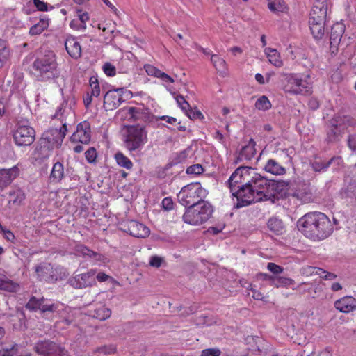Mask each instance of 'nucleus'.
Masks as SVG:
<instances>
[{"instance_id":"1","label":"nucleus","mask_w":356,"mask_h":356,"mask_svg":"<svg viewBox=\"0 0 356 356\" xmlns=\"http://www.w3.org/2000/svg\"><path fill=\"white\" fill-rule=\"evenodd\" d=\"M267 184V179L255 169L246 166L238 167L227 181L230 192L237 200L238 208L266 200Z\"/></svg>"},{"instance_id":"2","label":"nucleus","mask_w":356,"mask_h":356,"mask_svg":"<svg viewBox=\"0 0 356 356\" xmlns=\"http://www.w3.org/2000/svg\"><path fill=\"white\" fill-rule=\"evenodd\" d=\"M301 232L314 241L323 240L332 234L333 225L330 218L321 212H310L298 220Z\"/></svg>"},{"instance_id":"3","label":"nucleus","mask_w":356,"mask_h":356,"mask_svg":"<svg viewBox=\"0 0 356 356\" xmlns=\"http://www.w3.org/2000/svg\"><path fill=\"white\" fill-rule=\"evenodd\" d=\"M32 70L35 79L40 82L56 79L60 75L56 56L52 51L38 56L32 64Z\"/></svg>"},{"instance_id":"4","label":"nucleus","mask_w":356,"mask_h":356,"mask_svg":"<svg viewBox=\"0 0 356 356\" xmlns=\"http://www.w3.org/2000/svg\"><path fill=\"white\" fill-rule=\"evenodd\" d=\"M282 81L283 91L291 95L308 96L312 95L313 83L309 74L283 73Z\"/></svg>"},{"instance_id":"5","label":"nucleus","mask_w":356,"mask_h":356,"mask_svg":"<svg viewBox=\"0 0 356 356\" xmlns=\"http://www.w3.org/2000/svg\"><path fill=\"white\" fill-rule=\"evenodd\" d=\"M147 130L144 124L124 126L123 143L130 152L140 150L147 143Z\"/></svg>"},{"instance_id":"6","label":"nucleus","mask_w":356,"mask_h":356,"mask_svg":"<svg viewBox=\"0 0 356 356\" xmlns=\"http://www.w3.org/2000/svg\"><path fill=\"white\" fill-rule=\"evenodd\" d=\"M207 191L198 182L191 183L184 186L177 194L179 202L184 207L193 206L204 202Z\"/></svg>"},{"instance_id":"7","label":"nucleus","mask_w":356,"mask_h":356,"mask_svg":"<svg viewBox=\"0 0 356 356\" xmlns=\"http://www.w3.org/2000/svg\"><path fill=\"white\" fill-rule=\"evenodd\" d=\"M213 208L206 202H200L193 206H189L182 218L184 222L191 225H199L207 221L211 216Z\"/></svg>"},{"instance_id":"8","label":"nucleus","mask_w":356,"mask_h":356,"mask_svg":"<svg viewBox=\"0 0 356 356\" xmlns=\"http://www.w3.org/2000/svg\"><path fill=\"white\" fill-rule=\"evenodd\" d=\"M67 131V124L65 122L63 123L59 129H49L43 133L40 140V145L49 150L59 148L66 136Z\"/></svg>"},{"instance_id":"9","label":"nucleus","mask_w":356,"mask_h":356,"mask_svg":"<svg viewBox=\"0 0 356 356\" xmlns=\"http://www.w3.org/2000/svg\"><path fill=\"white\" fill-rule=\"evenodd\" d=\"M289 195L297 199L302 203L313 202L314 191L309 181L298 179L294 181Z\"/></svg>"},{"instance_id":"10","label":"nucleus","mask_w":356,"mask_h":356,"mask_svg":"<svg viewBox=\"0 0 356 356\" xmlns=\"http://www.w3.org/2000/svg\"><path fill=\"white\" fill-rule=\"evenodd\" d=\"M130 92V91L123 88L108 90L104 97V108L106 111L116 109L124 102V96L125 94Z\"/></svg>"},{"instance_id":"11","label":"nucleus","mask_w":356,"mask_h":356,"mask_svg":"<svg viewBox=\"0 0 356 356\" xmlns=\"http://www.w3.org/2000/svg\"><path fill=\"white\" fill-rule=\"evenodd\" d=\"M35 130L29 125L19 124L14 131L13 139L18 146H29L35 140Z\"/></svg>"},{"instance_id":"12","label":"nucleus","mask_w":356,"mask_h":356,"mask_svg":"<svg viewBox=\"0 0 356 356\" xmlns=\"http://www.w3.org/2000/svg\"><path fill=\"white\" fill-rule=\"evenodd\" d=\"M91 134L90 122L86 120L82 121L77 124L76 131L70 137V142L88 145L91 140Z\"/></svg>"},{"instance_id":"13","label":"nucleus","mask_w":356,"mask_h":356,"mask_svg":"<svg viewBox=\"0 0 356 356\" xmlns=\"http://www.w3.org/2000/svg\"><path fill=\"white\" fill-rule=\"evenodd\" d=\"M95 274L96 270L90 269L86 273L78 274L70 278L69 284L75 289L91 287L96 284Z\"/></svg>"},{"instance_id":"14","label":"nucleus","mask_w":356,"mask_h":356,"mask_svg":"<svg viewBox=\"0 0 356 356\" xmlns=\"http://www.w3.org/2000/svg\"><path fill=\"white\" fill-rule=\"evenodd\" d=\"M292 184L290 180H279V181H270L268 180V188L266 190V194L268 195L266 197V200H269L272 195L271 191H274L276 194L280 195V196H290L289 192H291L292 189Z\"/></svg>"},{"instance_id":"15","label":"nucleus","mask_w":356,"mask_h":356,"mask_svg":"<svg viewBox=\"0 0 356 356\" xmlns=\"http://www.w3.org/2000/svg\"><path fill=\"white\" fill-rule=\"evenodd\" d=\"M37 278L40 281L47 282H55L58 280L57 269L54 268L49 263H42L35 268Z\"/></svg>"},{"instance_id":"16","label":"nucleus","mask_w":356,"mask_h":356,"mask_svg":"<svg viewBox=\"0 0 356 356\" xmlns=\"http://www.w3.org/2000/svg\"><path fill=\"white\" fill-rule=\"evenodd\" d=\"M122 229L136 238H146L150 234L149 229L143 223L136 220H129L122 224Z\"/></svg>"},{"instance_id":"17","label":"nucleus","mask_w":356,"mask_h":356,"mask_svg":"<svg viewBox=\"0 0 356 356\" xmlns=\"http://www.w3.org/2000/svg\"><path fill=\"white\" fill-rule=\"evenodd\" d=\"M328 10L327 0H314L313 7L310 11L309 19L326 21Z\"/></svg>"},{"instance_id":"18","label":"nucleus","mask_w":356,"mask_h":356,"mask_svg":"<svg viewBox=\"0 0 356 356\" xmlns=\"http://www.w3.org/2000/svg\"><path fill=\"white\" fill-rule=\"evenodd\" d=\"M56 350L58 344L49 340L39 341L34 346L35 352L43 356H51Z\"/></svg>"},{"instance_id":"19","label":"nucleus","mask_w":356,"mask_h":356,"mask_svg":"<svg viewBox=\"0 0 356 356\" xmlns=\"http://www.w3.org/2000/svg\"><path fill=\"white\" fill-rule=\"evenodd\" d=\"M334 307L341 312L349 313L356 309V299L352 296H344L334 302Z\"/></svg>"},{"instance_id":"20","label":"nucleus","mask_w":356,"mask_h":356,"mask_svg":"<svg viewBox=\"0 0 356 356\" xmlns=\"http://www.w3.org/2000/svg\"><path fill=\"white\" fill-rule=\"evenodd\" d=\"M65 47L69 56L74 59H78L81 56V47L77 39L72 36H68L65 42Z\"/></svg>"},{"instance_id":"21","label":"nucleus","mask_w":356,"mask_h":356,"mask_svg":"<svg viewBox=\"0 0 356 356\" xmlns=\"http://www.w3.org/2000/svg\"><path fill=\"white\" fill-rule=\"evenodd\" d=\"M343 127L340 124H338L335 120H331L330 128L327 131L325 140L328 143L339 141L343 136Z\"/></svg>"},{"instance_id":"22","label":"nucleus","mask_w":356,"mask_h":356,"mask_svg":"<svg viewBox=\"0 0 356 356\" xmlns=\"http://www.w3.org/2000/svg\"><path fill=\"white\" fill-rule=\"evenodd\" d=\"M345 29V25L341 22H337L333 24L330 37V45L332 48H337L339 46Z\"/></svg>"},{"instance_id":"23","label":"nucleus","mask_w":356,"mask_h":356,"mask_svg":"<svg viewBox=\"0 0 356 356\" xmlns=\"http://www.w3.org/2000/svg\"><path fill=\"white\" fill-rule=\"evenodd\" d=\"M255 146V141L250 139L247 145L242 147L237 157V161L240 162L248 161L254 158L257 152Z\"/></svg>"},{"instance_id":"24","label":"nucleus","mask_w":356,"mask_h":356,"mask_svg":"<svg viewBox=\"0 0 356 356\" xmlns=\"http://www.w3.org/2000/svg\"><path fill=\"white\" fill-rule=\"evenodd\" d=\"M19 175V168L16 166L9 169L0 170V189L9 185Z\"/></svg>"},{"instance_id":"25","label":"nucleus","mask_w":356,"mask_h":356,"mask_svg":"<svg viewBox=\"0 0 356 356\" xmlns=\"http://www.w3.org/2000/svg\"><path fill=\"white\" fill-rule=\"evenodd\" d=\"M309 25L314 38L321 39L325 34V21L309 19Z\"/></svg>"},{"instance_id":"26","label":"nucleus","mask_w":356,"mask_h":356,"mask_svg":"<svg viewBox=\"0 0 356 356\" xmlns=\"http://www.w3.org/2000/svg\"><path fill=\"white\" fill-rule=\"evenodd\" d=\"M20 289L19 284L8 278L5 275L0 274V290L10 293H16Z\"/></svg>"},{"instance_id":"27","label":"nucleus","mask_w":356,"mask_h":356,"mask_svg":"<svg viewBox=\"0 0 356 356\" xmlns=\"http://www.w3.org/2000/svg\"><path fill=\"white\" fill-rule=\"evenodd\" d=\"M264 170L274 175H284L286 173V168L280 164L275 159H268L264 166Z\"/></svg>"},{"instance_id":"28","label":"nucleus","mask_w":356,"mask_h":356,"mask_svg":"<svg viewBox=\"0 0 356 356\" xmlns=\"http://www.w3.org/2000/svg\"><path fill=\"white\" fill-rule=\"evenodd\" d=\"M264 53L268 59V61L276 67L283 66V60L281 58L280 54L275 49L267 47L264 49Z\"/></svg>"},{"instance_id":"29","label":"nucleus","mask_w":356,"mask_h":356,"mask_svg":"<svg viewBox=\"0 0 356 356\" xmlns=\"http://www.w3.org/2000/svg\"><path fill=\"white\" fill-rule=\"evenodd\" d=\"M26 197L25 193L20 188H15L8 193V204L20 206Z\"/></svg>"},{"instance_id":"30","label":"nucleus","mask_w":356,"mask_h":356,"mask_svg":"<svg viewBox=\"0 0 356 356\" xmlns=\"http://www.w3.org/2000/svg\"><path fill=\"white\" fill-rule=\"evenodd\" d=\"M64 166L60 162H56L51 169L49 179L51 181L59 183L64 178Z\"/></svg>"},{"instance_id":"31","label":"nucleus","mask_w":356,"mask_h":356,"mask_svg":"<svg viewBox=\"0 0 356 356\" xmlns=\"http://www.w3.org/2000/svg\"><path fill=\"white\" fill-rule=\"evenodd\" d=\"M90 315L100 321L108 319L111 315V310L104 305H99L93 310H90Z\"/></svg>"},{"instance_id":"32","label":"nucleus","mask_w":356,"mask_h":356,"mask_svg":"<svg viewBox=\"0 0 356 356\" xmlns=\"http://www.w3.org/2000/svg\"><path fill=\"white\" fill-rule=\"evenodd\" d=\"M268 8L273 13H285L288 6L284 0H268Z\"/></svg>"},{"instance_id":"33","label":"nucleus","mask_w":356,"mask_h":356,"mask_svg":"<svg viewBox=\"0 0 356 356\" xmlns=\"http://www.w3.org/2000/svg\"><path fill=\"white\" fill-rule=\"evenodd\" d=\"M114 159L120 167L124 168L127 170H131L134 166V164L129 158L121 152L115 153Z\"/></svg>"},{"instance_id":"34","label":"nucleus","mask_w":356,"mask_h":356,"mask_svg":"<svg viewBox=\"0 0 356 356\" xmlns=\"http://www.w3.org/2000/svg\"><path fill=\"white\" fill-rule=\"evenodd\" d=\"M131 112H133V115L131 121H146L149 118V112L148 108H144V107H134L133 110H131Z\"/></svg>"},{"instance_id":"35","label":"nucleus","mask_w":356,"mask_h":356,"mask_svg":"<svg viewBox=\"0 0 356 356\" xmlns=\"http://www.w3.org/2000/svg\"><path fill=\"white\" fill-rule=\"evenodd\" d=\"M268 229L276 235H280L284 230L283 222L277 218H271L268 221Z\"/></svg>"},{"instance_id":"36","label":"nucleus","mask_w":356,"mask_h":356,"mask_svg":"<svg viewBox=\"0 0 356 356\" xmlns=\"http://www.w3.org/2000/svg\"><path fill=\"white\" fill-rule=\"evenodd\" d=\"M335 160L341 161V157L333 156L327 162L314 161L312 163V168L313 170L315 172H321V170H325L330 166L332 162Z\"/></svg>"},{"instance_id":"37","label":"nucleus","mask_w":356,"mask_h":356,"mask_svg":"<svg viewBox=\"0 0 356 356\" xmlns=\"http://www.w3.org/2000/svg\"><path fill=\"white\" fill-rule=\"evenodd\" d=\"M10 49L4 40H0V69L10 58Z\"/></svg>"},{"instance_id":"38","label":"nucleus","mask_w":356,"mask_h":356,"mask_svg":"<svg viewBox=\"0 0 356 356\" xmlns=\"http://www.w3.org/2000/svg\"><path fill=\"white\" fill-rule=\"evenodd\" d=\"M48 27V22L44 19H40L37 24L32 26L29 30V34L36 35L42 33Z\"/></svg>"},{"instance_id":"39","label":"nucleus","mask_w":356,"mask_h":356,"mask_svg":"<svg viewBox=\"0 0 356 356\" xmlns=\"http://www.w3.org/2000/svg\"><path fill=\"white\" fill-rule=\"evenodd\" d=\"M17 350V344L7 346L3 343H0V356H14Z\"/></svg>"},{"instance_id":"40","label":"nucleus","mask_w":356,"mask_h":356,"mask_svg":"<svg viewBox=\"0 0 356 356\" xmlns=\"http://www.w3.org/2000/svg\"><path fill=\"white\" fill-rule=\"evenodd\" d=\"M211 61L216 70L222 72L226 69L225 60L218 55L212 54Z\"/></svg>"},{"instance_id":"41","label":"nucleus","mask_w":356,"mask_h":356,"mask_svg":"<svg viewBox=\"0 0 356 356\" xmlns=\"http://www.w3.org/2000/svg\"><path fill=\"white\" fill-rule=\"evenodd\" d=\"M176 101L178 106L180 108L185 112V113L189 117L191 118V107L188 102L185 99L184 96L177 95L176 97Z\"/></svg>"},{"instance_id":"42","label":"nucleus","mask_w":356,"mask_h":356,"mask_svg":"<svg viewBox=\"0 0 356 356\" xmlns=\"http://www.w3.org/2000/svg\"><path fill=\"white\" fill-rule=\"evenodd\" d=\"M255 107L259 110L267 111L271 108V103L266 96L263 95L256 101Z\"/></svg>"},{"instance_id":"43","label":"nucleus","mask_w":356,"mask_h":356,"mask_svg":"<svg viewBox=\"0 0 356 356\" xmlns=\"http://www.w3.org/2000/svg\"><path fill=\"white\" fill-rule=\"evenodd\" d=\"M74 251L76 254L83 256V257H88L90 258V255H95V251L89 249L87 246L83 244H77L74 247Z\"/></svg>"},{"instance_id":"44","label":"nucleus","mask_w":356,"mask_h":356,"mask_svg":"<svg viewBox=\"0 0 356 356\" xmlns=\"http://www.w3.org/2000/svg\"><path fill=\"white\" fill-rule=\"evenodd\" d=\"M89 83L90 86V92L95 97H98L100 95V86L97 76H92L90 78Z\"/></svg>"},{"instance_id":"45","label":"nucleus","mask_w":356,"mask_h":356,"mask_svg":"<svg viewBox=\"0 0 356 356\" xmlns=\"http://www.w3.org/2000/svg\"><path fill=\"white\" fill-rule=\"evenodd\" d=\"M311 273L316 274L319 275L320 277L327 280H332L337 277V275L335 274L327 272L321 268H312V271Z\"/></svg>"},{"instance_id":"46","label":"nucleus","mask_w":356,"mask_h":356,"mask_svg":"<svg viewBox=\"0 0 356 356\" xmlns=\"http://www.w3.org/2000/svg\"><path fill=\"white\" fill-rule=\"evenodd\" d=\"M43 298L41 299H38L36 297L32 296L26 303V308L33 311L40 309L41 304L43 302Z\"/></svg>"},{"instance_id":"47","label":"nucleus","mask_w":356,"mask_h":356,"mask_svg":"<svg viewBox=\"0 0 356 356\" xmlns=\"http://www.w3.org/2000/svg\"><path fill=\"white\" fill-rule=\"evenodd\" d=\"M134 106H125L120 109L118 112V115L120 116L121 119L131 121Z\"/></svg>"},{"instance_id":"48","label":"nucleus","mask_w":356,"mask_h":356,"mask_svg":"<svg viewBox=\"0 0 356 356\" xmlns=\"http://www.w3.org/2000/svg\"><path fill=\"white\" fill-rule=\"evenodd\" d=\"M293 280L285 277L280 276L274 280V286L275 287L288 286L293 284Z\"/></svg>"},{"instance_id":"49","label":"nucleus","mask_w":356,"mask_h":356,"mask_svg":"<svg viewBox=\"0 0 356 356\" xmlns=\"http://www.w3.org/2000/svg\"><path fill=\"white\" fill-rule=\"evenodd\" d=\"M204 172V168L200 164H194L186 168V172L188 175H199Z\"/></svg>"},{"instance_id":"50","label":"nucleus","mask_w":356,"mask_h":356,"mask_svg":"<svg viewBox=\"0 0 356 356\" xmlns=\"http://www.w3.org/2000/svg\"><path fill=\"white\" fill-rule=\"evenodd\" d=\"M144 70H145L146 73L149 76H152L154 77L159 78V74H161V71L159 70L155 66L150 65V64H145L144 65Z\"/></svg>"},{"instance_id":"51","label":"nucleus","mask_w":356,"mask_h":356,"mask_svg":"<svg viewBox=\"0 0 356 356\" xmlns=\"http://www.w3.org/2000/svg\"><path fill=\"white\" fill-rule=\"evenodd\" d=\"M102 70L104 74L108 76H114L116 74V68L111 63H106L102 66Z\"/></svg>"},{"instance_id":"52","label":"nucleus","mask_w":356,"mask_h":356,"mask_svg":"<svg viewBox=\"0 0 356 356\" xmlns=\"http://www.w3.org/2000/svg\"><path fill=\"white\" fill-rule=\"evenodd\" d=\"M85 156L86 161L89 163H92L96 161V159L97 156V151L95 148L94 147H90L86 152H85Z\"/></svg>"},{"instance_id":"53","label":"nucleus","mask_w":356,"mask_h":356,"mask_svg":"<svg viewBox=\"0 0 356 356\" xmlns=\"http://www.w3.org/2000/svg\"><path fill=\"white\" fill-rule=\"evenodd\" d=\"M189 152H190L189 150L185 149V150H183V151L180 152L179 153H178L175 156L174 160H173L175 164H178V163H181L185 162L188 157Z\"/></svg>"},{"instance_id":"54","label":"nucleus","mask_w":356,"mask_h":356,"mask_svg":"<svg viewBox=\"0 0 356 356\" xmlns=\"http://www.w3.org/2000/svg\"><path fill=\"white\" fill-rule=\"evenodd\" d=\"M221 350L218 348H207L202 350L200 356H220Z\"/></svg>"},{"instance_id":"55","label":"nucleus","mask_w":356,"mask_h":356,"mask_svg":"<svg viewBox=\"0 0 356 356\" xmlns=\"http://www.w3.org/2000/svg\"><path fill=\"white\" fill-rule=\"evenodd\" d=\"M80 20L77 19H73L70 22V27L74 31H84L86 29V25L81 24Z\"/></svg>"},{"instance_id":"56","label":"nucleus","mask_w":356,"mask_h":356,"mask_svg":"<svg viewBox=\"0 0 356 356\" xmlns=\"http://www.w3.org/2000/svg\"><path fill=\"white\" fill-rule=\"evenodd\" d=\"M115 350H116V348L113 346H104L97 348L95 352L103 353L105 355H109V354L115 353Z\"/></svg>"},{"instance_id":"57","label":"nucleus","mask_w":356,"mask_h":356,"mask_svg":"<svg viewBox=\"0 0 356 356\" xmlns=\"http://www.w3.org/2000/svg\"><path fill=\"white\" fill-rule=\"evenodd\" d=\"M267 268L268 270H270V272H272L274 274L282 273L284 270V268L282 266L277 265L276 264L272 263V262H269L268 264Z\"/></svg>"},{"instance_id":"58","label":"nucleus","mask_w":356,"mask_h":356,"mask_svg":"<svg viewBox=\"0 0 356 356\" xmlns=\"http://www.w3.org/2000/svg\"><path fill=\"white\" fill-rule=\"evenodd\" d=\"M162 207L165 211H170L173 209L174 202L170 197H165L161 202Z\"/></svg>"},{"instance_id":"59","label":"nucleus","mask_w":356,"mask_h":356,"mask_svg":"<svg viewBox=\"0 0 356 356\" xmlns=\"http://www.w3.org/2000/svg\"><path fill=\"white\" fill-rule=\"evenodd\" d=\"M163 261V258L159 256H152L149 260V265L152 267L159 268Z\"/></svg>"},{"instance_id":"60","label":"nucleus","mask_w":356,"mask_h":356,"mask_svg":"<svg viewBox=\"0 0 356 356\" xmlns=\"http://www.w3.org/2000/svg\"><path fill=\"white\" fill-rule=\"evenodd\" d=\"M78 13V19L82 23L83 25H86V22L89 20L88 13L86 12H83L82 10H77Z\"/></svg>"},{"instance_id":"61","label":"nucleus","mask_w":356,"mask_h":356,"mask_svg":"<svg viewBox=\"0 0 356 356\" xmlns=\"http://www.w3.org/2000/svg\"><path fill=\"white\" fill-rule=\"evenodd\" d=\"M247 288H248V289L250 290L252 292V298L254 300H261L264 298L263 294L260 291L254 289L252 287V284H248V286H247Z\"/></svg>"},{"instance_id":"62","label":"nucleus","mask_w":356,"mask_h":356,"mask_svg":"<svg viewBox=\"0 0 356 356\" xmlns=\"http://www.w3.org/2000/svg\"><path fill=\"white\" fill-rule=\"evenodd\" d=\"M33 4L40 11L44 12L48 10L47 3L41 0H33Z\"/></svg>"},{"instance_id":"63","label":"nucleus","mask_w":356,"mask_h":356,"mask_svg":"<svg viewBox=\"0 0 356 356\" xmlns=\"http://www.w3.org/2000/svg\"><path fill=\"white\" fill-rule=\"evenodd\" d=\"M57 309V306L55 304H45L44 305L43 302L41 304L40 311L44 313L46 312H54Z\"/></svg>"},{"instance_id":"64","label":"nucleus","mask_w":356,"mask_h":356,"mask_svg":"<svg viewBox=\"0 0 356 356\" xmlns=\"http://www.w3.org/2000/svg\"><path fill=\"white\" fill-rule=\"evenodd\" d=\"M51 356H69V355L64 348L58 345V350H56V351H55V353H54Z\"/></svg>"}]
</instances>
